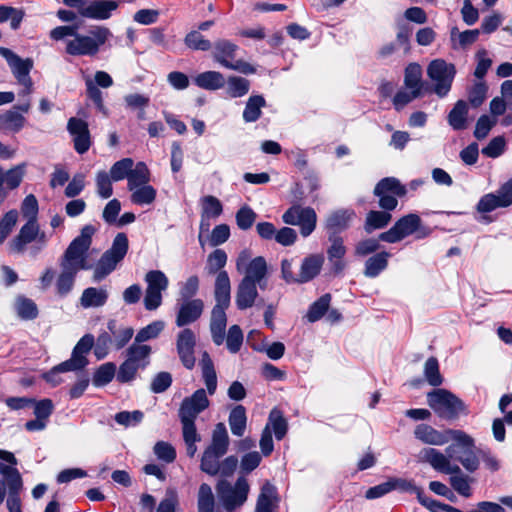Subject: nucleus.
<instances>
[{
	"mask_svg": "<svg viewBox=\"0 0 512 512\" xmlns=\"http://www.w3.org/2000/svg\"><path fill=\"white\" fill-rule=\"evenodd\" d=\"M210 401L205 389L196 390L181 402L178 415L180 421H195L197 416L209 407Z\"/></svg>",
	"mask_w": 512,
	"mask_h": 512,
	"instance_id": "nucleus-16",
	"label": "nucleus"
},
{
	"mask_svg": "<svg viewBox=\"0 0 512 512\" xmlns=\"http://www.w3.org/2000/svg\"><path fill=\"white\" fill-rule=\"evenodd\" d=\"M287 225L299 226L303 237H308L316 228L317 215L313 208L293 205L282 215Z\"/></svg>",
	"mask_w": 512,
	"mask_h": 512,
	"instance_id": "nucleus-14",
	"label": "nucleus"
},
{
	"mask_svg": "<svg viewBox=\"0 0 512 512\" xmlns=\"http://www.w3.org/2000/svg\"><path fill=\"white\" fill-rule=\"evenodd\" d=\"M257 296V284L242 279L237 287L235 303L238 309L245 310L254 305Z\"/></svg>",
	"mask_w": 512,
	"mask_h": 512,
	"instance_id": "nucleus-27",
	"label": "nucleus"
},
{
	"mask_svg": "<svg viewBox=\"0 0 512 512\" xmlns=\"http://www.w3.org/2000/svg\"><path fill=\"white\" fill-rule=\"evenodd\" d=\"M237 46L227 40H220L215 43L213 58L221 66L228 68L233 62Z\"/></svg>",
	"mask_w": 512,
	"mask_h": 512,
	"instance_id": "nucleus-37",
	"label": "nucleus"
},
{
	"mask_svg": "<svg viewBox=\"0 0 512 512\" xmlns=\"http://www.w3.org/2000/svg\"><path fill=\"white\" fill-rule=\"evenodd\" d=\"M250 485L245 477H239L235 484L227 480H220L216 485V492L223 508L232 512L240 508L247 501Z\"/></svg>",
	"mask_w": 512,
	"mask_h": 512,
	"instance_id": "nucleus-7",
	"label": "nucleus"
},
{
	"mask_svg": "<svg viewBox=\"0 0 512 512\" xmlns=\"http://www.w3.org/2000/svg\"><path fill=\"white\" fill-rule=\"evenodd\" d=\"M412 234H416L417 239H422L429 234L426 229L422 228L421 218L415 213H410L398 219L388 231L379 235V240L387 243H397Z\"/></svg>",
	"mask_w": 512,
	"mask_h": 512,
	"instance_id": "nucleus-8",
	"label": "nucleus"
},
{
	"mask_svg": "<svg viewBox=\"0 0 512 512\" xmlns=\"http://www.w3.org/2000/svg\"><path fill=\"white\" fill-rule=\"evenodd\" d=\"M133 166L132 158H123L112 165L109 174L114 182H118L128 178Z\"/></svg>",
	"mask_w": 512,
	"mask_h": 512,
	"instance_id": "nucleus-55",
	"label": "nucleus"
},
{
	"mask_svg": "<svg viewBox=\"0 0 512 512\" xmlns=\"http://www.w3.org/2000/svg\"><path fill=\"white\" fill-rule=\"evenodd\" d=\"M129 191L131 193L130 201L138 206H148L153 204L157 196L156 189L150 184L142 185Z\"/></svg>",
	"mask_w": 512,
	"mask_h": 512,
	"instance_id": "nucleus-42",
	"label": "nucleus"
},
{
	"mask_svg": "<svg viewBox=\"0 0 512 512\" xmlns=\"http://www.w3.org/2000/svg\"><path fill=\"white\" fill-rule=\"evenodd\" d=\"M215 304L230 305L231 302V282L226 271L217 273L214 284Z\"/></svg>",
	"mask_w": 512,
	"mask_h": 512,
	"instance_id": "nucleus-32",
	"label": "nucleus"
},
{
	"mask_svg": "<svg viewBox=\"0 0 512 512\" xmlns=\"http://www.w3.org/2000/svg\"><path fill=\"white\" fill-rule=\"evenodd\" d=\"M449 430L439 431L428 424H419L414 429V436L417 440L427 445L443 446L451 439Z\"/></svg>",
	"mask_w": 512,
	"mask_h": 512,
	"instance_id": "nucleus-22",
	"label": "nucleus"
},
{
	"mask_svg": "<svg viewBox=\"0 0 512 512\" xmlns=\"http://www.w3.org/2000/svg\"><path fill=\"white\" fill-rule=\"evenodd\" d=\"M128 251V238L124 233H118L112 243L110 249L105 253L120 262Z\"/></svg>",
	"mask_w": 512,
	"mask_h": 512,
	"instance_id": "nucleus-56",
	"label": "nucleus"
},
{
	"mask_svg": "<svg viewBox=\"0 0 512 512\" xmlns=\"http://www.w3.org/2000/svg\"><path fill=\"white\" fill-rule=\"evenodd\" d=\"M199 365L201 367L202 377L206 385L207 392L209 395H213L217 389V375L214 368V363L208 352L204 351L202 353V358Z\"/></svg>",
	"mask_w": 512,
	"mask_h": 512,
	"instance_id": "nucleus-36",
	"label": "nucleus"
},
{
	"mask_svg": "<svg viewBox=\"0 0 512 512\" xmlns=\"http://www.w3.org/2000/svg\"><path fill=\"white\" fill-rule=\"evenodd\" d=\"M390 254L388 252L377 253L365 262L364 274L369 278L377 277L382 271L387 268L388 258Z\"/></svg>",
	"mask_w": 512,
	"mask_h": 512,
	"instance_id": "nucleus-41",
	"label": "nucleus"
},
{
	"mask_svg": "<svg viewBox=\"0 0 512 512\" xmlns=\"http://www.w3.org/2000/svg\"><path fill=\"white\" fill-rule=\"evenodd\" d=\"M96 229L92 225H85L66 249L60 262L61 273L56 280V289L59 295L65 296L73 289L75 277L80 270H88L91 266L86 261L92 236Z\"/></svg>",
	"mask_w": 512,
	"mask_h": 512,
	"instance_id": "nucleus-1",
	"label": "nucleus"
},
{
	"mask_svg": "<svg viewBox=\"0 0 512 512\" xmlns=\"http://www.w3.org/2000/svg\"><path fill=\"white\" fill-rule=\"evenodd\" d=\"M422 69L419 64L411 63L405 69L404 84L406 89L416 91L422 95L423 84L421 82Z\"/></svg>",
	"mask_w": 512,
	"mask_h": 512,
	"instance_id": "nucleus-45",
	"label": "nucleus"
},
{
	"mask_svg": "<svg viewBox=\"0 0 512 512\" xmlns=\"http://www.w3.org/2000/svg\"><path fill=\"white\" fill-rule=\"evenodd\" d=\"M455 74V66L443 59H435L427 67V75L434 83V92L439 97H444L449 93Z\"/></svg>",
	"mask_w": 512,
	"mask_h": 512,
	"instance_id": "nucleus-11",
	"label": "nucleus"
},
{
	"mask_svg": "<svg viewBox=\"0 0 512 512\" xmlns=\"http://www.w3.org/2000/svg\"><path fill=\"white\" fill-rule=\"evenodd\" d=\"M21 88L18 91V97L22 99V103L15 106L18 110L23 113L29 112L31 108L30 95L33 92V81L32 79H26L25 81L17 82Z\"/></svg>",
	"mask_w": 512,
	"mask_h": 512,
	"instance_id": "nucleus-62",
	"label": "nucleus"
},
{
	"mask_svg": "<svg viewBox=\"0 0 512 512\" xmlns=\"http://www.w3.org/2000/svg\"><path fill=\"white\" fill-rule=\"evenodd\" d=\"M388 480L391 486V491L399 490L401 492L414 493L416 494L418 501L427 508L428 502L431 500V498L427 497L423 490L416 486L412 480L397 477H392Z\"/></svg>",
	"mask_w": 512,
	"mask_h": 512,
	"instance_id": "nucleus-35",
	"label": "nucleus"
},
{
	"mask_svg": "<svg viewBox=\"0 0 512 512\" xmlns=\"http://www.w3.org/2000/svg\"><path fill=\"white\" fill-rule=\"evenodd\" d=\"M480 31L478 29L459 32L457 28L451 30V41L455 44L458 41L460 48H466L477 41Z\"/></svg>",
	"mask_w": 512,
	"mask_h": 512,
	"instance_id": "nucleus-57",
	"label": "nucleus"
},
{
	"mask_svg": "<svg viewBox=\"0 0 512 512\" xmlns=\"http://www.w3.org/2000/svg\"><path fill=\"white\" fill-rule=\"evenodd\" d=\"M67 130L73 137L74 148L79 154L87 152L91 146L88 124L82 119L72 117L68 120Z\"/></svg>",
	"mask_w": 512,
	"mask_h": 512,
	"instance_id": "nucleus-18",
	"label": "nucleus"
},
{
	"mask_svg": "<svg viewBox=\"0 0 512 512\" xmlns=\"http://www.w3.org/2000/svg\"><path fill=\"white\" fill-rule=\"evenodd\" d=\"M15 311L23 320H33L38 315L36 303L24 296H19L15 301Z\"/></svg>",
	"mask_w": 512,
	"mask_h": 512,
	"instance_id": "nucleus-48",
	"label": "nucleus"
},
{
	"mask_svg": "<svg viewBox=\"0 0 512 512\" xmlns=\"http://www.w3.org/2000/svg\"><path fill=\"white\" fill-rule=\"evenodd\" d=\"M198 512H214L215 499L211 487L203 483L198 491Z\"/></svg>",
	"mask_w": 512,
	"mask_h": 512,
	"instance_id": "nucleus-53",
	"label": "nucleus"
},
{
	"mask_svg": "<svg viewBox=\"0 0 512 512\" xmlns=\"http://www.w3.org/2000/svg\"><path fill=\"white\" fill-rule=\"evenodd\" d=\"M230 438L224 423L219 422L215 425L211 442L203 451L200 463L202 472L215 476L219 474L221 458L228 452Z\"/></svg>",
	"mask_w": 512,
	"mask_h": 512,
	"instance_id": "nucleus-4",
	"label": "nucleus"
},
{
	"mask_svg": "<svg viewBox=\"0 0 512 512\" xmlns=\"http://www.w3.org/2000/svg\"><path fill=\"white\" fill-rule=\"evenodd\" d=\"M0 55L6 59L17 82L31 79L30 71L33 68V61L30 58L22 59L8 48H0Z\"/></svg>",
	"mask_w": 512,
	"mask_h": 512,
	"instance_id": "nucleus-21",
	"label": "nucleus"
},
{
	"mask_svg": "<svg viewBox=\"0 0 512 512\" xmlns=\"http://www.w3.org/2000/svg\"><path fill=\"white\" fill-rule=\"evenodd\" d=\"M228 423L234 436L242 437L247 427L246 409L242 405L235 406L229 414Z\"/></svg>",
	"mask_w": 512,
	"mask_h": 512,
	"instance_id": "nucleus-39",
	"label": "nucleus"
},
{
	"mask_svg": "<svg viewBox=\"0 0 512 512\" xmlns=\"http://www.w3.org/2000/svg\"><path fill=\"white\" fill-rule=\"evenodd\" d=\"M78 25L57 26L50 31V38L55 41L63 40L65 52L70 56L97 55L101 47L112 36L104 26H94L87 34L78 32Z\"/></svg>",
	"mask_w": 512,
	"mask_h": 512,
	"instance_id": "nucleus-2",
	"label": "nucleus"
},
{
	"mask_svg": "<svg viewBox=\"0 0 512 512\" xmlns=\"http://www.w3.org/2000/svg\"><path fill=\"white\" fill-rule=\"evenodd\" d=\"M182 425V436L186 446V454L190 458L197 453V443L201 441V435L198 433L195 421H180Z\"/></svg>",
	"mask_w": 512,
	"mask_h": 512,
	"instance_id": "nucleus-34",
	"label": "nucleus"
},
{
	"mask_svg": "<svg viewBox=\"0 0 512 512\" xmlns=\"http://www.w3.org/2000/svg\"><path fill=\"white\" fill-rule=\"evenodd\" d=\"M63 3L77 9L78 13L93 20H106L111 17L119 2L116 0H63Z\"/></svg>",
	"mask_w": 512,
	"mask_h": 512,
	"instance_id": "nucleus-10",
	"label": "nucleus"
},
{
	"mask_svg": "<svg viewBox=\"0 0 512 512\" xmlns=\"http://www.w3.org/2000/svg\"><path fill=\"white\" fill-rule=\"evenodd\" d=\"M449 433L451 439L455 441V444L451 446H455L456 450L451 460L458 461L466 471L470 473L475 472L479 468L480 463L478 456L474 452V439L462 430H449Z\"/></svg>",
	"mask_w": 512,
	"mask_h": 512,
	"instance_id": "nucleus-9",
	"label": "nucleus"
},
{
	"mask_svg": "<svg viewBox=\"0 0 512 512\" xmlns=\"http://www.w3.org/2000/svg\"><path fill=\"white\" fill-rule=\"evenodd\" d=\"M47 241V235L40 230L38 221H27L19 230L18 235L10 242V249L13 252L21 253L28 244L37 242L38 250H40L46 246Z\"/></svg>",
	"mask_w": 512,
	"mask_h": 512,
	"instance_id": "nucleus-15",
	"label": "nucleus"
},
{
	"mask_svg": "<svg viewBox=\"0 0 512 512\" xmlns=\"http://www.w3.org/2000/svg\"><path fill=\"white\" fill-rule=\"evenodd\" d=\"M16 109L17 108L14 107L13 109L0 113V131L16 134L24 128L26 118Z\"/></svg>",
	"mask_w": 512,
	"mask_h": 512,
	"instance_id": "nucleus-30",
	"label": "nucleus"
},
{
	"mask_svg": "<svg viewBox=\"0 0 512 512\" xmlns=\"http://www.w3.org/2000/svg\"><path fill=\"white\" fill-rule=\"evenodd\" d=\"M112 178L106 171L97 172L95 182L97 193L101 198L107 199L113 194Z\"/></svg>",
	"mask_w": 512,
	"mask_h": 512,
	"instance_id": "nucleus-60",
	"label": "nucleus"
},
{
	"mask_svg": "<svg viewBox=\"0 0 512 512\" xmlns=\"http://www.w3.org/2000/svg\"><path fill=\"white\" fill-rule=\"evenodd\" d=\"M151 346L136 341L126 350V359L120 365L116 378L120 383H128L136 378L140 369H145L150 363Z\"/></svg>",
	"mask_w": 512,
	"mask_h": 512,
	"instance_id": "nucleus-5",
	"label": "nucleus"
},
{
	"mask_svg": "<svg viewBox=\"0 0 512 512\" xmlns=\"http://www.w3.org/2000/svg\"><path fill=\"white\" fill-rule=\"evenodd\" d=\"M279 496L277 488L270 482H265L257 498L254 512H277Z\"/></svg>",
	"mask_w": 512,
	"mask_h": 512,
	"instance_id": "nucleus-25",
	"label": "nucleus"
},
{
	"mask_svg": "<svg viewBox=\"0 0 512 512\" xmlns=\"http://www.w3.org/2000/svg\"><path fill=\"white\" fill-rule=\"evenodd\" d=\"M324 264L322 254H311L302 260L299 270V283H307L317 277Z\"/></svg>",
	"mask_w": 512,
	"mask_h": 512,
	"instance_id": "nucleus-26",
	"label": "nucleus"
},
{
	"mask_svg": "<svg viewBox=\"0 0 512 512\" xmlns=\"http://www.w3.org/2000/svg\"><path fill=\"white\" fill-rule=\"evenodd\" d=\"M230 305L215 304L211 310L210 333L214 344L220 346L225 340V331L227 326L226 310Z\"/></svg>",
	"mask_w": 512,
	"mask_h": 512,
	"instance_id": "nucleus-20",
	"label": "nucleus"
},
{
	"mask_svg": "<svg viewBox=\"0 0 512 512\" xmlns=\"http://www.w3.org/2000/svg\"><path fill=\"white\" fill-rule=\"evenodd\" d=\"M235 218L238 228L245 231L253 226L257 218V214L252 210V208L244 205L237 211Z\"/></svg>",
	"mask_w": 512,
	"mask_h": 512,
	"instance_id": "nucleus-63",
	"label": "nucleus"
},
{
	"mask_svg": "<svg viewBox=\"0 0 512 512\" xmlns=\"http://www.w3.org/2000/svg\"><path fill=\"white\" fill-rule=\"evenodd\" d=\"M330 301H331V295L324 294L318 300L313 302L311 304V306L309 307V310L306 315L308 321L313 323V322L320 320L325 315V313L328 311Z\"/></svg>",
	"mask_w": 512,
	"mask_h": 512,
	"instance_id": "nucleus-50",
	"label": "nucleus"
},
{
	"mask_svg": "<svg viewBox=\"0 0 512 512\" xmlns=\"http://www.w3.org/2000/svg\"><path fill=\"white\" fill-rule=\"evenodd\" d=\"M118 263L117 260L104 253L94 267L93 281L100 282L103 280L116 268Z\"/></svg>",
	"mask_w": 512,
	"mask_h": 512,
	"instance_id": "nucleus-49",
	"label": "nucleus"
},
{
	"mask_svg": "<svg viewBox=\"0 0 512 512\" xmlns=\"http://www.w3.org/2000/svg\"><path fill=\"white\" fill-rule=\"evenodd\" d=\"M204 302L200 298L182 300L179 304L175 323L178 327H185L196 322L202 315Z\"/></svg>",
	"mask_w": 512,
	"mask_h": 512,
	"instance_id": "nucleus-19",
	"label": "nucleus"
},
{
	"mask_svg": "<svg viewBox=\"0 0 512 512\" xmlns=\"http://www.w3.org/2000/svg\"><path fill=\"white\" fill-rule=\"evenodd\" d=\"M165 323L162 320H156L152 323L148 324L147 326L140 329L136 336L134 341L144 344V342L152 340L157 338L160 333L164 330Z\"/></svg>",
	"mask_w": 512,
	"mask_h": 512,
	"instance_id": "nucleus-51",
	"label": "nucleus"
},
{
	"mask_svg": "<svg viewBox=\"0 0 512 512\" xmlns=\"http://www.w3.org/2000/svg\"><path fill=\"white\" fill-rule=\"evenodd\" d=\"M194 83L201 89L215 91L225 86L224 75L218 71H205L193 79Z\"/></svg>",
	"mask_w": 512,
	"mask_h": 512,
	"instance_id": "nucleus-33",
	"label": "nucleus"
},
{
	"mask_svg": "<svg viewBox=\"0 0 512 512\" xmlns=\"http://www.w3.org/2000/svg\"><path fill=\"white\" fill-rule=\"evenodd\" d=\"M147 284L144 295V306L147 310H156L162 304V293L166 291L169 280L160 270L148 271L145 275Z\"/></svg>",
	"mask_w": 512,
	"mask_h": 512,
	"instance_id": "nucleus-13",
	"label": "nucleus"
},
{
	"mask_svg": "<svg viewBox=\"0 0 512 512\" xmlns=\"http://www.w3.org/2000/svg\"><path fill=\"white\" fill-rule=\"evenodd\" d=\"M201 203V221L200 231L208 232L210 220L218 218L223 212L221 201L212 195L204 196L200 199Z\"/></svg>",
	"mask_w": 512,
	"mask_h": 512,
	"instance_id": "nucleus-24",
	"label": "nucleus"
},
{
	"mask_svg": "<svg viewBox=\"0 0 512 512\" xmlns=\"http://www.w3.org/2000/svg\"><path fill=\"white\" fill-rule=\"evenodd\" d=\"M3 476L6 479L4 481L8 487V495H19L23 488L19 471L15 467L10 466Z\"/></svg>",
	"mask_w": 512,
	"mask_h": 512,
	"instance_id": "nucleus-58",
	"label": "nucleus"
},
{
	"mask_svg": "<svg viewBox=\"0 0 512 512\" xmlns=\"http://www.w3.org/2000/svg\"><path fill=\"white\" fill-rule=\"evenodd\" d=\"M107 328L116 350L125 347L134 335V329L132 327L119 324L114 319L108 321Z\"/></svg>",
	"mask_w": 512,
	"mask_h": 512,
	"instance_id": "nucleus-29",
	"label": "nucleus"
},
{
	"mask_svg": "<svg viewBox=\"0 0 512 512\" xmlns=\"http://www.w3.org/2000/svg\"><path fill=\"white\" fill-rule=\"evenodd\" d=\"M236 269L239 272L245 271L243 279L259 285L261 289L266 287V276L268 272L267 262L264 257L258 256L250 260L247 250L242 251L236 260Z\"/></svg>",
	"mask_w": 512,
	"mask_h": 512,
	"instance_id": "nucleus-12",
	"label": "nucleus"
},
{
	"mask_svg": "<svg viewBox=\"0 0 512 512\" xmlns=\"http://www.w3.org/2000/svg\"><path fill=\"white\" fill-rule=\"evenodd\" d=\"M108 297L105 287H88L83 290L79 301L84 309L99 308L107 303Z\"/></svg>",
	"mask_w": 512,
	"mask_h": 512,
	"instance_id": "nucleus-28",
	"label": "nucleus"
},
{
	"mask_svg": "<svg viewBox=\"0 0 512 512\" xmlns=\"http://www.w3.org/2000/svg\"><path fill=\"white\" fill-rule=\"evenodd\" d=\"M330 245L327 248V258L335 273H340L346 267L344 257L347 253V248L344 244V239L337 235L332 234L328 238Z\"/></svg>",
	"mask_w": 512,
	"mask_h": 512,
	"instance_id": "nucleus-23",
	"label": "nucleus"
},
{
	"mask_svg": "<svg viewBox=\"0 0 512 512\" xmlns=\"http://www.w3.org/2000/svg\"><path fill=\"white\" fill-rule=\"evenodd\" d=\"M393 194L402 197L406 194V187L394 177H387L382 179L375 187L374 194Z\"/></svg>",
	"mask_w": 512,
	"mask_h": 512,
	"instance_id": "nucleus-46",
	"label": "nucleus"
},
{
	"mask_svg": "<svg viewBox=\"0 0 512 512\" xmlns=\"http://www.w3.org/2000/svg\"><path fill=\"white\" fill-rule=\"evenodd\" d=\"M265 106L266 101L262 95L250 96L243 111V120L246 123L257 121L262 115V108Z\"/></svg>",
	"mask_w": 512,
	"mask_h": 512,
	"instance_id": "nucleus-40",
	"label": "nucleus"
},
{
	"mask_svg": "<svg viewBox=\"0 0 512 512\" xmlns=\"http://www.w3.org/2000/svg\"><path fill=\"white\" fill-rule=\"evenodd\" d=\"M225 92L231 98H241L250 90V81L239 76H230L225 80Z\"/></svg>",
	"mask_w": 512,
	"mask_h": 512,
	"instance_id": "nucleus-43",
	"label": "nucleus"
},
{
	"mask_svg": "<svg viewBox=\"0 0 512 512\" xmlns=\"http://www.w3.org/2000/svg\"><path fill=\"white\" fill-rule=\"evenodd\" d=\"M455 452V446H448L445 453L427 447L421 449L416 457L418 462L428 463L434 470L451 475L450 484L452 488L461 496L468 498L471 496V479L462 473L459 465L451 462Z\"/></svg>",
	"mask_w": 512,
	"mask_h": 512,
	"instance_id": "nucleus-3",
	"label": "nucleus"
},
{
	"mask_svg": "<svg viewBox=\"0 0 512 512\" xmlns=\"http://www.w3.org/2000/svg\"><path fill=\"white\" fill-rule=\"evenodd\" d=\"M391 214L386 211H370L367 214L365 230L371 233L375 229L385 227L391 221Z\"/></svg>",
	"mask_w": 512,
	"mask_h": 512,
	"instance_id": "nucleus-52",
	"label": "nucleus"
},
{
	"mask_svg": "<svg viewBox=\"0 0 512 512\" xmlns=\"http://www.w3.org/2000/svg\"><path fill=\"white\" fill-rule=\"evenodd\" d=\"M195 346V333L189 328L182 329L176 338V350L181 363L188 370H192L196 363Z\"/></svg>",
	"mask_w": 512,
	"mask_h": 512,
	"instance_id": "nucleus-17",
	"label": "nucleus"
},
{
	"mask_svg": "<svg viewBox=\"0 0 512 512\" xmlns=\"http://www.w3.org/2000/svg\"><path fill=\"white\" fill-rule=\"evenodd\" d=\"M355 217L352 209H338L328 214L326 218V227L333 231V234L341 232L350 226V222Z\"/></svg>",
	"mask_w": 512,
	"mask_h": 512,
	"instance_id": "nucleus-31",
	"label": "nucleus"
},
{
	"mask_svg": "<svg viewBox=\"0 0 512 512\" xmlns=\"http://www.w3.org/2000/svg\"><path fill=\"white\" fill-rule=\"evenodd\" d=\"M269 425H272L277 440H281L287 432L288 424L279 410L273 409L269 414Z\"/></svg>",
	"mask_w": 512,
	"mask_h": 512,
	"instance_id": "nucleus-61",
	"label": "nucleus"
},
{
	"mask_svg": "<svg viewBox=\"0 0 512 512\" xmlns=\"http://www.w3.org/2000/svg\"><path fill=\"white\" fill-rule=\"evenodd\" d=\"M424 376L431 386H440L443 383V377L439 371V363L435 357L427 359L424 365Z\"/></svg>",
	"mask_w": 512,
	"mask_h": 512,
	"instance_id": "nucleus-54",
	"label": "nucleus"
},
{
	"mask_svg": "<svg viewBox=\"0 0 512 512\" xmlns=\"http://www.w3.org/2000/svg\"><path fill=\"white\" fill-rule=\"evenodd\" d=\"M115 374L116 365L112 362H106L96 369L92 378V383L95 387H103L113 380Z\"/></svg>",
	"mask_w": 512,
	"mask_h": 512,
	"instance_id": "nucleus-47",
	"label": "nucleus"
},
{
	"mask_svg": "<svg viewBox=\"0 0 512 512\" xmlns=\"http://www.w3.org/2000/svg\"><path fill=\"white\" fill-rule=\"evenodd\" d=\"M151 173L148 166L144 162H138L132 167L127 178V189L134 190L142 185L149 184Z\"/></svg>",
	"mask_w": 512,
	"mask_h": 512,
	"instance_id": "nucleus-38",
	"label": "nucleus"
},
{
	"mask_svg": "<svg viewBox=\"0 0 512 512\" xmlns=\"http://www.w3.org/2000/svg\"><path fill=\"white\" fill-rule=\"evenodd\" d=\"M179 505L178 493L173 488H168L164 498L160 501L156 512H176Z\"/></svg>",
	"mask_w": 512,
	"mask_h": 512,
	"instance_id": "nucleus-64",
	"label": "nucleus"
},
{
	"mask_svg": "<svg viewBox=\"0 0 512 512\" xmlns=\"http://www.w3.org/2000/svg\"><path fill=\"white\" fill-rule=\"evenodd\" d=\"M227 254L222 249L213 251L207 259L206 271L208 274H216L226 265Z\"/></svg>",
	"mask_w": 512,
	"mask_h": 512,
	"instance_id": "nucleus-59",
	"label": "nucleus"
},
{
	"mask_svg": "<svg viewBox=\"0 0 512 512\" xmlns=\"http://www.w3.org/2000/svg\"><path fill=\"white\" fill-rule=\"evenodd\" d=\"M430 408L440 417L447 420L456 419L467 414V407L456 395L446 389H435L427 394Z\"/></svg>",
	"mask_w": 512,
	"mask_h": 512,
	"instance_id": "nucleus-6",
	"label": "nucleus"
},
{
	"mask_svg": "<svg viewBox=\"0 0 512 512\" xmlns=\"http://www.w3.org/2000/svg\"><path fill=\"white\" fill-rule=\"evenodd\" d=\"M468 105L464 100H459L448 115V122L454 130L466 128Z\"/></svg>",
	"mask_w": 512,
	"mask_h": 512,
	"instance_id": "nucleus-44",
	"label": "nucleus"
}]
</instances>
